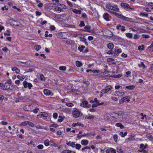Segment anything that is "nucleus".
I'll return each mask as SVG.
<instances>
[{
	"mask_svg": "<svg viewBox=\"0 0 153 153\" xmlns=\"http://www.w3.org/2000/svg\"><path fill=\"white\" fill-rule=\"evenodd\" d=\"M36 14L37 16H40L42 14L41 13L38 11H36Z\"/></svg>",
	"mask_w": 153,
	"mask_h": 153,
	"instance_id": "56",
	"label": "nucleus"
},
{
	"mask_svg": "<svg viewBox=\"0 0 153 153\" xmlns=\"http://www.w3.org/2000/svg\"><path fill=\"white\" fill-rule=\"evenodd\" d=\"M61 153H75V152L71 150L66 149L62 151Z\"/></svg>",
	"mask_w": 153,
	"mask_h": 153,
	"instance_id": "14",
	"label": "nucleus"
},
{
	"mask_svg": "<svg viewBox=\"0 0 153 153\" xmlns=\"http://www.w3.org/2000/svg\"><path fill=\"white\" fill-rule=\"evenodd\" d=\"M94 118V116L93 115L87 116L85 117V119L86 120L93 119Z\"/></svg>",
	"mask_w": 153,
	"mask_h": 153,
	"instance_id": "26",
	"label": "nucleus"
},
{
	"mask_svg": "<svg viewBox=\"0 0 153 153\" xmlns=\"http://www.w3.org/2000/svg\"><path fill=\"white\" fill-rule=\"evenodd\" d=\"M106 8L111 11H114L116 12H119V9L117 6L116 5H112L111 4H108L106 6Z\"/></svg>",
	"mask_w": 153,
	"mask_h": 153,
	"instance_id": "1",
	"label": "nucleus"
},
{
	"mask_svg": "<svg viewBox=\"0 0 153 153\" xmlns=\"http://www.w3.org/2000/svg\"><path fill=\"white\" fill-rule=\"evenodd\" d=\"M58 114L57 113H55L53 114V117L55 119H56L57 117Z\"/></svg>",
	"mask_w": 153,
	"mask_h": 153,
	"instance_id": "58",
	"label": "nucleus"
},
{
	"mask_svg": "<svg viewBox=\"0 0 153 153\" xmlns=\"http://www.w3.org/2000/svg\"><path fill=\"white\" fill-rule=\"evenodd\" d=\"M23 85L25 88H26L28 87L29 89H31L33 87V85L31 83L28 82L26 81H23Z\"/></svg>",
	"mask_w": 153,
	"mask_h": 153,
	"instance_id": "2",
	"label": "nucleus"
},
{
	"mask_svg": "<svg viewBox=\"0 0 153 153\" xmlns=\"http://www.w3.org/2000/svg\"><path fill=\"white\" fill-rule=\"evenodd\" d=\"M53 10L54 11H56L58 13H59L63 11L61 8L59 7H57L54 8Z\"/></svg>",
	"mask_w": 153,
	"mask_h": 153,
	"instance_id": "11",
	"label": "nucleus"
},
{
	"mask_svg": "<svg viewBox=\"0 0 153 153\" xmlns=\"http://www.w3.org/2000/svg\"><path fill=\"white\" fill-rule=\"evenodd\" d=\"M37 148L39 149H42L43 148V146L42 145H39L37 146Z\"/></svg>",
	"mask_w": 153,
	"mask_h": 153,
	"instance_id": "57",
	"label": "nucleus"
},
{
	"mask_svg": "<svg viewBox=\"0 0 153 153\" xmlns=\"http://www.w3.org/2000/svg\"><path fill=\"white\" fill-rule=\"evenodd\" d=\"M27 125L32 127H33L35 126V125L33 123L30 121H27Z\"/></svg>",
	"mask_w": 153,
	"mask_h": 153,
	"instance_id": "42",
	"label": "nucleus"
},
{
	"mask_svg": "<svg viewBox=\"0 0 153 153\" xmlns=\"http://www.w3.org/2000/svg\"><path fill=\"white\" fill-rule=\"evenodd\" d=\"M59 119H58V121L59 122H62V121H63L64 120V118L61 116H59Z\"/></svg>",
	"mask_w": 153,
	"mask_h": 153,
	"instance_id": "39",
	"label": "nucleus"
},
{
	"mask_svg": "<svg viewBox=\"0 0 153 153\" xmlns=\"http://www.w3.org/2000/svg\"><path fill=\"white\" fill-rule=\"evenodd\" d=\"M74 42V41L72 40L66 41V44L67 45H71L72 43H73Z\"/></svg>",
	"mask_w": 153,
	"mask_h": 153,
	"instance_id": "45",
	"label": "nucleus"
},
{
	"mask_svg": "<svg viewBox=\"0 0 153 153\" xmlns=\"http://www.w3.org/2000/svg\"><path fill=\"white\" fill-rule=\"evenodd\" d=\"M44 144L46 146H48L50 145L49 143V141L48 139L44 141Z\"/></svg>",
	"mask_w": 153,
	"mask_h": 153,
	"instance_id": "33",
	"label": "nucleus"
},
{
	"mask_svg": "<svg viewBox=\"0 0 153 153\" xmlns=\"http://www.w3.org/2000/svg\"><path fill=\"white\" fill-rule=\"evenodd\" d=\"M75 145L74 147H76V149L78 150L81 147V145L79 144H75Z\"/></svg>",
	"mask_w": 153,
	"mask_h": 153,
	"instance_id": "31",
	"label": "nucleus"
},
{
	"mask_svg": "<svg viewBox=\"0 0 153 153\" xmlns=\"http://www.w3.org/2000/svg\"><path fill=\"white\" fill-rule=\"evenodd\" d=\"M114 138L115 141L116 142H117V140L118 136L117 134H115L114 135Z\"/></svg>",
	"mask_w": 153,
	"mask_h": 153,
	"instance_id": "46",
	"label": "nucleus"
},
{
	"mask_svg": "<svg viewBox=\"0 0 153 153\" xmlns=\"http://www.w3.org/2000/svg\"><path fill=\"white\" fill-rule=\"evenodd\" d=\"M50 28L51 31H53L55 30L56 28L53 25H51L50 26Z\"/></svg>",
	"mask_w": 153,
	"mask_h": 153,
	"instance_id": "49",
	"label": "nucleus"
},
{
	"mask_svg": "<svg viewBox=\"0 0 153 153\" xmlns=\"http://www.w3.org/2000/svg\"><path fill=\"white\" fill-rule=\"evenodd\" d=\"M7 33H4V36H10V31L9 30H7Z\"/></svg>",
	"mask_w": 153,
	"mask_h": 153,
	"instance_id": "48",
	"label": "nucleus"
},
{
	"mask_svg": "<svg viewBox=\"0 0 153 153\" xmlns=\"http://www.w3.org/2000/svg\"><path fill=\"white\" fill-rule=\"evenodd\" d=\"M138 66L140 67H143V69H145L146 68V67L143 62H141L140 64H138Z\"/></svg>",
	"mask_w": 153,
	"mask_h": 153,
	"instance_id": "25",
	"label": "nucleus"
},
{
	"mask_svg": "<svg viewBox=\"0 0 153 153\" xmlns=\"http://www.w3.org/2000/svg\"><path fill=\"white\" fill-rule=\"evenodd\" d=\"M127 134V131L125 132H124L121 131L119 135L121 136L122 137H123L126 136Z\"/></svg>",
	"mask_w": 153,
	"mask_h": 153,
	"instance_id": "18",
	"label": "nucleus"
},
{
	"mask_svg": "<svg viewBox=\"0 0 153 153\" xmlns=\"http://www.w3.org/2000/svg\"><path fill=\"white\" fill-rule=\"evenodd\" d=\"M112 88V87L111 85H108L106 87L104 90L107 93Z\"/></svg>",
	"mask_w": 153,
	"mask_h": 153,
	"instance_id": "17",
	"label": "nucleus"
},
{
	"mask_svg": "<svg viewBox=\"0 0 153 153\" xmlns=\"http://www.w3.org/2000/svg\"><path fill=\"white\" fill-rule=\"evenodd\" d=\"M116 28L117 30H119L120 29V30L122 31H125L126 30L125 27L124 26H122V25H118L116 26Z\"/></svg>",
	"mask_w": 153,
	"mask_h": 153,
	"instance_id": "8",
	"label": "nucleus"
},
{
	"mask_svg": "<svg viewBox=\"0 0 153 153\" xmlns=\"http://www.w3.org/2000/svg\"><path fill=\"white\" fill-rule=\"evenodd\" d=\"M67 4L70 7H72L73 6V5L72 4V3L70 1H67Z\"/></svg>",
	"mask_w": 153,
	"mask_h": 153,
	"instance_id": "59",
	"label": "nucleus"
},
{
	"mask_svg": "<svg viewBox=\"0 0 153 153\" xmlns=\"http://www.w3.org/2000/svg\"><path fill=\"white\" fill-rule=\"evenodd\" d=\"M122 76V74H119L117 75H113L112 77H113L117 78L121 77Z\"/></svg>",
	"mask_w": 153,
	"mask_h": 153,
	"instance_id": "40",
	"label": "nucleus"
},
{
	"mask_svg": "<svg viewBox=\"0 0 153 153\" xmlns=\"http://www.w3.org/2000/svg\"><path fill=\"white\" fill-rule=\"evenodd\" d=\"M109 12L112 14L115 15V16L119 18H120L122 20H123V18L124 17V16L122 15L120 13H117L115 12H114L113 11H109Z\"/></svg>",
	"mask_w": 153,
	"mask_h": 153,
	"instance_id": "3",
	"label": "nucleus"
},
{
	"mask_svg": "<svg viewBox=\"0 0 153 153\" xmlns=\"http://www.w3.org/2000/svg\"><path fill=\"white\" fill-rule=\"evenodd\" d=\"M116 53H117L118 54L122 52V50L120 49H118L115 51Z\"/></svg>",
	"mask_w": 153,
	"mask_h": 153,
	"instance_id": "55",
	"label": "nucleus"
},
{
	"mask_svg": "<svg viewBox=\"0 0 153 153\" xmlns=\"http://www.w3.org/2000/svg\"><path fill=\"white\" fill-rule=\"evenodd\" d=\"M39 108H36V109H34L33 111L35 113V114H36V113H38V111H39Z\"/></svg>",
	"mask_w": 153,
	"mask_h": 153,
	"instance_id": "54",
	"label": "nucleus"
},
{
	"mask_svg": "<svg viewBox=\"0 0 153 153\" xmlns=\"http://www.w3.org/2000/svg\"><path fill=\"white\" fill-rule=\"evenodd\" d=\"M130 98V97L129 96H126L123 97V99L124 102H129Z\"/></svg>",
	"mask_w": 153,
	"mask_h": 153,
	"instance_id": "15",
	"label": "nucleus"
},
{
	"mask_svg": "<svg viewBox=\"0 0 153 153\" xmlns=\"http://www.w3.org/2000/svg\"><path fill=\"white\" fill-rule=\"evenodd\" d=\"M80 41L83 42H84L85 41H86V40L85 38H83L82 37H80Z\"/></svg>",
	"mask_w": 153,
	"mask_h": 153,
	"instance_id": "63",
	"label": "nucleus"
},
{
	"mask_svg": "<svg viewBox=\"0 0 153 153\" xmlns=\"http://www.w3.org/2000/svg\"><path fill=\"white\" fill-rule=\"evenodd\" d=\"M61 7L60 8H61V9H66V5L63 4H62L61 6H60Z\"/></svg>",
	"mask_w": 153,
	"mask_h": 153,
	"instance_id": "53",
	"label": "nucleus"
},
{
	"mask_svg": "<svg viewBox=\"0 0 153 153\" xmlns=\"http://www.w3.org/2000/svg\"><path fill=\"white\" fill-rule=\"evenodd\" d=\"M66 69V67L65 66H60L59 67V70H60L65 71Z\"/></svg>",
	"mask_w": 153,
	"mask_h": 153,
	"instance_id": "28",
	"label": "nucleus"
},
{
	"mask_svg": "<svg viewBox=\"0 0 153 153\" xmlns=\"http://www.w3.org/2000/svg\"><path fill=\"white\" fill-rule=\"evenodd\" d=\"M73 11L74 13L76 14H80L81 13V11L79 10L74 9L73 10Z\"/></svg>",
	"mask_w": 153,
	"mask_h": 153,
	"instance_id": "23",
	"label": "nucleus"
},
{
	"mask_svg": "<svg viewBox=\"0 0 153 153\" xmlns=\"http://www.w3.org/2000/svg\"><path fill=\"white\" fill-rule=\"evenodd\" d=\"M107 47L110 49H112L114 47V45L111 43H109L107 45Z\"/></svg>",
	"mask_w": 153,
	"mask_h": 153,
	"instance_id": "21",
	"label": "nucleus"
},
{
	"mask_svg": "<svg viewBox=\"0 0 153 153\" xmlns=\"http://www.w3.org/2000/svg\"><path fill=\"white\" fill-rule=\"evenodd\" d=\"M144 47L143 45L141 46H139L138 47V49L139 50H143L144 49Z\"/></svg>",
	"mask_w": 153,
	"mask_h": 153,
	"instance_id": "38",
	"label": "nucleus"
},
{
	"mask_svg": "<svg viewBox=\"0 0 153 153\" xmlns=\"http://www.w3.org/2000/svg\"><path fill=\"white\" fill-rule=\"evenodd\" d=\"M135 88L134 85L127 86L126 87V88L130 90L133 89Z\"/></svg>",
	"mask_w": 153,
	"mask_h": 153,
	"instance_id": "22",
	"label": "nucleus"
},
{
	"mask_svg": "<svg viewBox=\"0 0 153 153\" xmlns=\"http://www.w3.org/2000/svg\"><path fill=\"white\" fill-rule=\"evenodd\" d=\"M88 143V141L87 140H82L81 141V144L84 146H86Z\"/></svg>",
	"mask_w": 153,
	"mask_h": 153,
	"instance_id": "13",
	"label": "nucleus"
},
{
	"mask_svg": "<svg viewBox=\"0 0 153 153\" xmlns=\"http://www.w3.org/2000/svg\"><path fill=\"white\" fill-rule=\"evenodd\" d=\"M140 15L142 16H146L147 17L148 15L146 13H140Z\"/></svg>",
	"mask_w": 153,
	"mask_h": 153,
	"instance_id": "34",
	"label": "nucleus"
},
{
	"mask_svg": "<svg viewBox=\"0 0 153 153\" xmlns=\"http://www.w3.org/2000/svg\"><path fill=\"white\" fill-rule=\"evenodd\" d=\"M148 50L150 52L153 51V43H152L151 45L148 48Z\"/></svg>",
	"mask_w": 153,
	"mask_h": 153,
	"instance_id": "20",
	"label": "nucleus"
},
{
	"mask_svg": "<svg viewBox=\"0 0 153 153\" xmlns=\"http://www.w3.org/2000/svg\"><path fill=\"white\" fill-rule=\"evenodd\" d=\"M4 96L0 94V103L2 102L4 99Z\"/></svg>",
	"mask_w": 153,
	"mask_h": 153,
	"instance_id": "50",
	"label": "nucleus"
},
{
	"mask_svg": "<svg viewBox=\"0 0 153 153\" xmlns=\"http://www.w3.org/2000/svg\"><path fill=\"white\" fill-rule=\"evenodd\" d=\"M65 105L71 107L74 106V104L72 103H66Z\"/></svg>",
	"mask_w": 153,
	"mask_h": 153,
	"instance_id": "44",
	"label": "nucleus"
},
{
	"mask_svg": "<svg viewBox=\"0 0 153 153\" xmlns=\"http://www.w3.org/2000/svg\"><path fill=\"white\" fill-rule=\"evenodd\" d=\"M41 117H47L48 116V114L45 112H42L41 114H40Z\"/></svg>",
	"mask_w": 153,
	"mask_h": 153,
	"instance_id": "24",
	"label": "nucleus"
},
{
	"mask_svg": "<svg viewBox=\"0 0 153 153\" xmlns=\"http://www.w3.org/2000/svg\"><path fill=\"white\" fill-rule=\"evenodd\" d=\"M65 26L67 27L73 28L75 27L74 25H70L68 24H66L65 25Z\"/></svg>",
	"mask_w": 153,
	"mask_h": 153,
	"instance_id": "36",
	"label": "nucleus"
},
{
	"mask_svg": "<svg viewBox=\"0 0 153 153\" xmlns=\"http://www.w3.org/2000/svg\"><path fill=\"white\" fill-rule=\"evenodd\" d=\"M40 79L42 81H44L45 80V78L43 75L41 74L40 75Z\"/></svg>",
	"mask_w": 153,
	"mask_h": 153,
	"instance_id": "37",
	"label": "nucleus"
},
{
	"mask_svg": "<svg viewBox=\"0 0 153 153\" xmlns=\"http://www.w3.org/2000/svg\"><path fill=\"white\" fill-rule=\"evenodd\" d=\"M121 5L125 8L128 9V11H130L129 10H134V9L131 8L129 5L127 4L122 3H121Z\"/></svg>",
	"mask_w": 153,
	"mask_h": 153,
	"instance_id": "6",
	"label": "nucleus"
},
{
	"mask_svg": "<svg viewBox=\"0 0 153 153\" xmlns=\"http://www.w3.org/2000/svg\"><path fill=\"white\" fill-rule=\"evenodd\" d=\"M41 48V47L40 45H38L35 46V48L36 49L37 51H38Z\"/></svg>",
	"mask_w": 153,
	"mask_h": 153,
	"instance_id": "41",
	"label": "nucleus"
},
{
	"mask_svg": "<svg viewBox=\"0 0 153 153\" xmlns=\"http://www.w3.org/2000/svg\"><path fill=\"white\" fill-rule=\"evenodd\" d=\"M85 25L84 22L83 21H81L79 24V26L80 27L84 26Z\"/></svg>",
	"mask_w": 153,
	"mask_h": 153,
	"instance_id": "52",
	"label": "nucleus"
},
{
	"mask_svg": "<svg viewBox=\"0 0 153 153\" xmlns=\"http://www.w3.org/2000/svg\"><path fill=\"white\" fill-rule=\"evenodd\" d=\"M126 36L129 38H131L132 37V34L130 33H127L126 34Z\"/></svg>",
	"mask_w": 153,
	"mask_h": 153,
	"instance_id": "35",
	"label": "nucleus"
},
{
	"mask_svg": "<svg viewBox=\"0 0 153 153\" xmlns=\"http://www.w3.org/2000/svg\"><path fill=\"white\" fill-rule=\"evenodd\" d=\"M24 110L25 111H29L32 109L30 105H25L23 108Z\"/></svg>",
	"mask_w": 153,
	"mask_h": 153,
	"instance_id": "10",
	"label": "nucleus"
},
{
	"mask_svg": "<svg viewBox=\"0 0 153 153\" xmlns=\"http://www.w3.org/2000/svg\"><path fill=\"white\" fill-rule=\"evenodd\" d=\"M109 15L107 13H105L103 15V18L107 21H110Z\"/></svg>",
	"mask_w": 153,
	"mask_h": 153,
	"instance_id": "7",
	"label": "nucleus"
},
{
	"mask_svg": "<svg viewBox=\"0 0 153 153\" xmlns=\"http://www.w3.org/2000/svg\"><path fill=\"white\" fill-rule=\"evenodd\" d=\"M147 145H144L142 143L140 145V148L141 149H146L147 147Z\"/></svg>",
	"mask_w": 153,
	"mask_h": 153,
	"instance_id": "29",
	"label": "nucleus"
},
{
	"mask_svg": "<svg viewBox=\"0 0 153 153\" xmlns=\"http://www.w3.org/2000/svg\"><path fill=\"white\" fill-rule=\"evenodd\" d=\"M27 125V121L23 122H22L21 123V126H26Z\"/></svg>",
	"mask_w": 153,
	"mask_h": 153,
	"instance_id": "47",
	"label": "nucleus"
},
{
	"mask_svg": "<svg viewBox=\"0 0 153 153\" xmlns=\"http://www.w3.org/2000/svg\"><path fill=\"white\" fill-rule=\"evenodd\" d=\"M85 46L84 45H82L81 46H79L78 47V49L80 52L83 51V49L85 48Z\"/></svg>",
	"mask_w": 153,
	"mask_h": 153,
	"instance_id": "27",
	"label": "nucleus"
},
{
	"mask_svg": "<svg viewBox=\"0 0 153 153\" xmlns=\"http://www.w3.org/2000/svg\"><path fill=\"white\" fill-rule=\"evenodd\" d=\"M111 153H116V150L112 148H111Z\"/></svg>",
	"mask_w": 153,
	"mask_h": 153,
	"instance_id": "51",
	"label": "nucleus"
},
{
	"mask_svg": "<svg viewBox=\"0 0 153 153\" xmlns=\"http://www.w3.org/2000/svg\"><path fill=\"white\" fill-rule=\"evenodd\" d=\"M76 65L77 66L79 67L81 66L82 65V63L79 61H76Z\"/></svg>",
	"mask_w": 153,
	"mask_h": 153,
	"instance_id": "32",
	"label": "nucleus"
},
{
	"mask_svg": "<svg viewBox=\"0 0 153 153\" xmlns=\"http://www.w3.org/2000/svg\"><path fill=\"white\" fill-rule=\"evenodd\" d=\"M80 112L77 109H76L73 111L72 114L73 117L75 118H77L80 115Z\"/></svg>",
	"mask_w": 153,
	"mask_h": 153,
	"instance_id": "4",
	"label": "nucleus"
},
{
	"mask_svg": "<svg viewBox=\"0 0 153 153\" xmlns=\"http://www.w3.org/2000/svg\"><path fill=\"white\" fill-rule=\"evenodd\" d=\"M146 136L147 137L150 138H153V136L150 134H148L146 135Z\"/></svg>",
	"mask_w": 153,
	"mask_h": 153,
	"instance_id": "62",
	"label": "nucleus"
},
{
	"mask_svg": "<svg viewBox=\"0 0 153 153\" xmlns=\"http://www.w3.org/2000/svg\"><path fill=\"white\" fill-rule=\"evenodd\" d=\"M116 126L117 127H120L121 128H124L123 126L120 123H117Z\"/></svg>",
	"mask_w": 153,
	"mask_h": 153,
	"instance_id": "30",
	"label": "nucleus"
},
{
	"mask_svg": "<svg viewBox=\"0 0 153 153\" xmlns=\"http://www.w3.org/2000/svg\"><path fill=\"white\" fill-rule=\"evenodd\" d=\"M111 98L112 100H113L115 101H118V99L117 98L114 97H112Z\"/></svg>",
	"mask_w": 153,
	"mask_h": 153,
	"instance_id": "64",
	"label": "nucleus"
},
{
	"mask_svg": "<svg viewBox=\"0 0 153 153\" xmlns=\"http://www.w3.org/2000/svg\"><path fill=\"white\" fill-rule=\"evenodd\" d=\"M67 144L69 146H71L73 147H74L75 144L74 142H73L69 141L68 143H67Z\"/></svg>",
	"mask_w": 153,
	"mask_h": 153,
	"instance_id": "16",
	"label": "nucleus"
},
{
	"mask_svg": "<svg viewBox=\"0 0 153 153\" xmlns=\"http://www.w3.org/2000/svg\"><path fill=\"white\" fill-rule=\"evenodd\" d=\"M80 106L82 107L88 108L91 107L90 104H89L88 102L86 101H83L80 104Z\"/></svg>",
	"mask_w": 153,
	"mask_h": 153,
	"instance_id": "5",
	"label": "nucleus"
},
{
	"mask_svg": "<svg viewBox=\"0 0 153 153\" xmlns=\"http://www.w3.org/2000/svg\"><path fill=\"white\" fill-rule=\"evenodd\" d=\"M115 93L116 96L119 97L123 96L125 94V93L124 92L118 91H115Z\"/></svg>",
	"mask_w": 153,
	"mask_h": 153,
	"instance_id": "9",
	"label": "nucleus"
},
{
	"mask_svg": "<svg viewBox=\"0 0 153 153\" xmlns=\"http://www.w3.org/2000/svg\"><path fill=\"white\" fill-rule=\"evenodd\" d=\"M117 151L119 153H122L123 152L122 149L121 148H120V149L117 148Z\"/></svg>",
	"mask_w": 153,
	"mask_h": 153,
	"instance_id": "61",
	"label": "nucleus"
},
{
	"mask_svg": "<svg viewBox=\"0 0 153 153\" xmlns=\"http://www.w3.org/2000/svg\"><path fill=\"white\" fill-rule=\"evenodd\" d=\"M43 92L45 94L47 95H50L51 93L50 91L47 89H45L44 90Z\"/></svg>",
	"mask_w": 153,
	"mask_h": 153,
	"instance_id": "12",
	"label": "nucleus"
},
{
	"mask_svg": "<svg viewBox=\"0 0 153 153\" xmlns=\"http://www.w3.org/2000/svg\"><path fill=\"white\" fill-rule=\"evenodd\" d=\"M84 28L85 29V30H84V31H88V30H89L90 29L91 27L89 26L86 25L85 27Z\"/></svg>",
	"mask_w": 153,
	"mask_h": 153,
	"instance_id": "43",
	"label": "nucleus"
},
{
	"mask_svg": "<svg viewBox=\"0 0 153 153\" xmlns=\"http://www.w3.org/2000/svg\"><path fill=\"white\" fill-rule=\"evenodd\" d=\"M17 77L19 79L22 81H23L24 79V78L21 76L19 75H17Z\"/></svg>",
	"mask_w": 153,
	"mask_h": 153,
	"instance_id": "60",
	"label": "nucleus"
},
{
	"mask_svg": "<svg viewBox=\"0 0 153 153\" xmlns=\"http://www.w3.org/2000/svg\"><path fill=\"white\" fill-rule=\"evenodd\" d=\"M123 20H125L128 22H131L132 21V19L124 16V17L123 18Z\"/></svg>",
	"mask_w": 153,
	"mask_h": 153,
	"instance_id": "19",
	"label": "nucleus"
}]
</instances>
